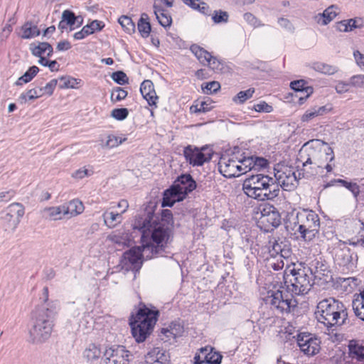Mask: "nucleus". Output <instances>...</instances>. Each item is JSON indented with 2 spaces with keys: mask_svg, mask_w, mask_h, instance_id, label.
<instances>
[{
  "mask_svg": "<svg viewBox=\"0 0 364 364\" xmlns=\"http://www.w3.org/2000/svg\"><path fill=\"white\" fill-rule=\"evenodd\" d=\"M91 34H92V31L89 30V27L85 25L80 31L74 33L73 38L75 40H82Z\"/></svg>",
  "mask_w": 364,
  "mask_h": 364,
  "instance_id": "obj_63",
  "label": "nucleus"
},
{
  "mask_svg": "<svg viewBox=\"0 0 364 364\" xmlns=\"http://www.w3.org/2000/svg\"><path fill=\"white\" fill-rule=\"evenodd\" d=\"M255 91V88H249L247 90L240 91L232 100L235 103L242 104L252 97Z\"/></svg>",
  "mask_w": 364,
  "mask_h": 364,
  "instance_id": "obj_45",
  "label": "nucleus"
},
{
  "mask_svg": "<svg viewBox=\"0 0 364 364\" xmlns=\"http://www.w3.org/2000/svg\"><path fill=\"white\" fill-rule=\"evenodd\" d=\"M158 311H153L144 306L140 308L133 321H130L132 334L137 343L144 342L151 333L157 321Z\"/></svg>",
  "mask_w": 364,
  "mask_h": 364,
  "instance_id": "obj_9",
  "label": "nucleus"
},
{
  "mask_svg": "<svg viewBox=\"0 0 364 364\" xmlns=\"http://www.w3.org/2000/svg\"><path fill=\"white\" fill-rule=\"evenodd\" d=\"M297 344L300 350L308 355H315L320 349L319 341L309 333L298 334Z\"/></svg>",
  "mask_w": 364,
  "mask_h": 364,
  "instance_id": "obj_15",
  "label": "nucleus"
},
{
  "mask_svg": "<svg viewBox=\"0 0 364 364\" xmlns=\"http://www.w3.org/2000/svg\"><path fill=\"white\" fill-rule=\"evenodd\" d=\"M82 355L87 362L93 363L101 358L102 350L100 346L90 343L84 350Z\"/></svg>",
  "mask_w": 364,
  "mask_h": 364,
  "instance_id": "obj_25",
  "label": "nucleus"
},
{
  "mask_svg": "<svg viewBox=\"0 0 364 364\" xmlns=\"http://www.w3.org/2000/svg\"><path fill=\"white\" fill-rule=\"evenodd\" d=\"M235 147L232 154L223 155L218 162L220 173L226 178H235L240 176L239 169V156L236 154Z\"/></svg>",
  "mask_w": 364,
  "mask_h": 364,
  "instance_id": "obj_12",
  "label": "nucleus"
},
{
  "mask_svg": "<svg viewBox=\"0 0 364 364\" xmlns=\"http://www.w3.org/2000/svg\"><path fill=\"white\" fill-rule=\"evenodd\" d=\"M269 253L277 262L271 261L269 265L274 270L282 269L284 266V259H287L291 255V250L288 241H269Z\"/></svg>",
  "mask_w": 364,
  "mask_h": 364,
  "instance_id": "obj_10",
  "label": "nucleus"
},
{
  "mask_svg": "<svg viewBox=\"0 0 364 364\" xmlns=\"http://www.w3.org/2000/svg\"><path fill=\"white\" fill-rule=\"evenodd\" d=\"M168 328H170L171 334H172V338L174 339L181 336L184 331L183 326L178 322H172Z\"/></svg>",
  "mask_w": 364,
  "mask_h": 364,
  "instance_id": "obj_54",
  "label": "nucleus"
},
{
  "mask_svg": "<svg viewBox=\"0 0 364 364\" xmlns=\"http://www.w3.org/2000/svg\"><path fill=\"white\" fill-rule=\"evenodd\" d=\"M39 69L37 66H31L21 77L16 82V85H22L24 83L31 82L37 75Z\"/></svg>",
  "mask_w": 364,
  "mask_h": 364,
  "instance_id": "obj_41",
  "label": "nucleus"
},
{
  "mask_svg": "<svg viewBox=\"0 0 364 364\" xmlns=\"http://www.w3.org/2000/svg\"><path fill=\"white\" fill-rule=\"evenodd\" d=\"M183 195L176 192L173 188L167 189L164 193L162 207H172L176 202L183 200Z\"/></svg>",
  "mask_w": 364,
  "mask_h": 364,
  "instance_id": "obj_27",
  "label": "nucleus"
},
{
  "mask_svg": "<svg viewBox=\"0 0 364 364\" xmlns=\"http://www.w3.org/2000/svg\"><path fill=\"white\" fill-rule=\"evenodd\" d=\"M348 355L352 361L361 362L364 360V342L350 340L348 343Z\"/></svg>",
  "mask_w": 364,
  "mask_h": 364,
  "instance_id": "obj_20",
  "label": "nucleus"
},
{
  "mask_svg": "<svg viewBox=\"0 0 364 364\" xmlns=\"http://www.w3.org/2000/svg\"><path fill=\"white\" fill-rule=\"evenodd\" d=\"M316 309L315 315L317 321L328 329L346 323L347 309L341 301L329 297L319 301Z\"/></svg>",
  "mask_w": 364,
  "mask_h": 364,
  "instance_id": "obj_7",
  "label": "nucleus"
},
{
  "mask_svg": "<svg viewBox=\"0 0 364 364\" xmlns=\"http://www.w3.org/2000/svg\"><path fill=\"white\" fill-rule=\"evenodd\" d=\"M112 79L119 85H124L128 82L127 75L122 71H117L112 73Z\"/></svg>",
  "mask_w": 364,
  "mask_h": 364,
  "instance_id": "obj_56",
  "label": "nucleus"
},
{
  "mask_svg": "<svg viewBox=\"0 0 364 364\" xmlns=\"http://www.w3.org/2000/svg\"><path fill=\"white\" fill-rule=\"evenodd\" d=\"M44 214L51 220H61L65 215L64 205L46 208L43 210Z\"/></svg>",
  "mask_w": 364,
  "mask_h": 364,
  "instance_id": "obj_35",
  "label": "nucleus"
},
{
  "mask_svg": "<svg viewBox=\"0 0 364 364\" xmlns=\"http://www.w3.org/2000/svg\"><path fill=\"white\" fill-rule=\"evenodd\" d=\"M152 87H154V84L149 80H146L141 84L140 92L143 97L149 95V92L152 90Z\"/></svg>",
  "mask_w": 364,
  "mask_h": 364,
  "instance_id": "obj_61",
  "label": "nucleus"
},
{
  "mask_svg": "<svg viewBox=\"0 0 364 364\" xmlns=\"http://www.w3.org/2000/svg\"><path fill=\"white\" fill-rule=\"evenodd\" d=\"M60 80L63 82V84L60 85L61 88H71L75 89L77 88V85L80 84V80L68 76V77H60Z\"/></svg>",
  "mask_w": 364,
  "mask_h": 364,
  "instance_id": "obj_49",
  "label": "nucleus"
},
{
  "mask_svg": "<svg viewBox=\"0 0 364 364\" xmlns=\"http://www.w3.org/2000/svg\"><path fill=\"white\" fill-rule=\"evenodd\" d=\"M318 117L314 107L307 109L305 113L302 115L301 120L303 122H309L315 117Z\"/></svg>",
  "mask_w": 364,
  "mask_h": 364,
  "instance_id": "obj_62",
  "label": "nucleus"
},
{
  "mask_svg": "<svg viewBox=\"0 0 364 364\" xmlns=\"http://www.w3.org/2000/svg\"><path fill=\"white\" fill-rule=\"evenodd\" d=\"M212 20L215 23H225L228 22L229 14L227 11L222 10L214 11L212 15Z\"/></svg>",
  "mask_w": 364,
  "mask_h": 364,
  "instance_id": "obj_48",
  "label": "nucleus"
},
{
  "mask_svg": "<svg viewBox=\"0 0 364 364\" xmlns=\"http://www.w3.org/2000/svg\"><path fill=\"white\" fill-rule=\"evenodd\" d=\"M213 154L212 149L203 146L200 149L193 145H188L183 149L186 161L193 166H201L211 160Z\"/></svg>",
  "mask_w": 364,
  "mask_h": 364,
  "instance_id": "obj_11",
  "label": "nucleus"
},
{
  "mask_svg": "<svg viewBox=\"0 0 364 364\" xmlns=\"http://www.w3.org/2000/svg\"><path fill=\"white\" fill-rule=\"evenodd\" d=\"M118 21L127 33H132L135 31V24L130 17L122 16Z\"/></svg>",
  "mask_w": 364,
  "mask_h": 364,
  "instance_id": "obj_46",
  "label": "nucleus"
},
{
  "mask_svg": "<svg viewBox=\"0 0 364 364\" xmlns=\"http://www.w3.org/2000/svg\"><path fill=\"white\" fill-rule=\"evenodd\" d=\"M21 37L24 39L32 38L40 35V30L37 26L29 21L26 22L21 26Z\"/></svg>",
  "mask_w": 364,
  "mask_h": 364,
  "instance_id": "obj_33",
  "label": "nucleus"
},
{
  "mask_svg": "<svg viewBox=\"0 0 364 364\" xmlns=\"http://www.w3.org/2000/svg\"><path fill=\"white\" fill-rule=\"evenodd\" d=\"M222 356L216 352L212 350V349L209 350L207 347L202 348L200 350V353L195 355V360H203L208 363H220Z\"/></svg>",
  "mask_w": 364,
  "mask_h": 364,
  "instance_id": "obj_21",
  "label": "nucleus"
},
{
  "mask_svg": "<svg viewBox=\"0 0 364 364\" xmlns=\"http://www.w3.org/2000/svg\"><path fill=\"white\" fill-rule=\"evenodd\" d=\"M355 314L364 321V289L358 294H355L352 301Z\"/></svg>",
  "mask_w": 364,
  "mask_h": 364,
  "instance_id": "obj_28",
  "label": "nucleus"
},
{
  "mask_svg": "<svg viewBox=\"0 0 364 364\" xmlns=\"http://www.w3.org/2000/svg\"><path fill=\"white\" fill-rule=\"evenodd\" d=\"M184 4L191 8L199 11L204 15H210L209 6L200 0H182Z\"/></svg>",
  "mask_w": 364,
  "mask_h": 364,
  "instance_id": "obj_37",
  "label": "nucleus"
},
{
  "mask_svg": "<svg viewBox=\"0 0 364 364\" xmlns=\"http://www.w3.org/2000/svg\"><path fill=\"white\" fill-rule=\"evenodd\" d=\"M311 267L313 269V275H314L315 277L323 274L321 272L325 271V268H323L325 267V265L318 260L313 261Z\"/></svg>",
  "mask_w": 364,
  "mask_h": 364,
  "instance_id": "obj_59",
  "label": "nucleus"
},
{
  "mask_svg": "<svg viewBox=\"0 0 364 364\" xmlns=\"http://www.w3.org/2000/svg\"><path fill=\"white\" fill-rule=\"evenodd\" d=\"M107 240L118 245H125L127 241V235L119 231L112 232L107 236Z\"/></svg>",
  "mask_w": 364,
  "mask_h": 364,
  "instance_id": "obj_47",
  "label": "nucleus"
},
{
  "mask_svg": "<svg viewBox=\"0 0 364 364\" xmlns=\"http://www.w3.org/2000/svg\"><path fill=\"white\" fill-rule=\"evenodd\" d=\"M171 188L185 198L186 195L196 188V183L190 174H183L178 178Z\"/></svg>",
  "mask_w": 364,
  "mask_h": 364,
  "instance_id": "obj_16",
  "label": "nucleus"
},
{
  "mask_svg": "<svg viewBox=\"0 0 364 364\" xmlns=\"http://www.w3.org/2000/svg\"><path fill=\"white\" fill-rule=\"evenodd\" d=\"M210 109L211 107H209V104L203 101L193 105L190 107L191 112L192 113H205L208 112Z\"/></svg>",
  "mask_w": 364,
  "mask_h": 364,
  "instance_id": "obj_51",
  "label": "nucleus"
},
{
  "mask_svg": "<svg viewBox=\"0 0 364 364\" xmlns=\"http://www.w3.org/2000/svg\"><path fill=\"white\" fill-rule=\"evenodd\" d=\"M154 12L158 22L163 27H169L172 23L171 15L164 9H154Z\"/></svg>",
  "mask_w": 364,
  "mask_h": 364,
  "instance_id": "obj_34",
  "label": "nucleus"
},
{
  "mask_svg": "<svg viewBox=\"0 0 364 364\" xmlns=\"http://www.w3.org/2000/svg\"><path fill=\"white\" fill-rule=\"evenodd\" d=\"M287 230H291L305 242H311L318 235L320 218L316 212L309 209H301L295 214L288 215L284 221Z\"/></svg>",
  "mask_w": 364,
  "mask_h": 364,
  "instance_id": "obj_5",
  "label": "nucleus"
},
{
  "mask_svg": "<svg viewBox=\"0 0 364 364\" xmlns=\"http://www.w3.org/2000/svg\"><path fill=\"white\" fill-rule=\"evenodd\" d=\"M286 289L269 291L266 302L279 313L289 314L297 306L295 295L307 294L313 284V269L311 267H294L289 274L284 276Z\"/></svg>",
  "mask_w": 364,
  "mask_h": 364,
  "instance_id": "obj_1",
  "label": "nucleus"
},
{
  "mask_svg": "<svg viewBox=\"0 0 364 364\" xmlns=\"http://www.w3.org/2000/svg\"><path fill=\"white\" fill-rule=\"evenodd\" d=\"M102 218L104 223L109 228H115L117 225L120 224L123 220L122 213L109 211V210L104 211Z\"/></svg>",
  "mask_w": 364,
  "mask_h": 364,
  "instance_id": "obj_23",
  "label": "nucleus"
},
{
  "mask_svg": "<svg viewBox=\"0 0 364 364\" xmlns=\"http://www.w3.org/2000/svg\"><path fill=\"white\" fill-rule=\"evenodd\" d=\"M131 354L123 346H113L105 350L102 364H129Z\"/></svg>",
  "mask_w": 364,
  "mask_h": 364,
  "instance_id": "obj_13",
  "label": "nucleus"
},
{
  "mask_svg": "<svg viewBox=\"0 0 364 364\" xmlns=\"http://www.w3.org/2000/svg\"><path fill=\"white\" fill-rule=\"evenodd\" d=\"M206 65L216 73H225L228 70V67L222 61L212 55L210 60H208Z\"/></svg>",
  "mask_w": 364,
  "mask_h": 364,
  "instance_id": "obj_43",
  "label": "nucleus"
},
{
  "mask_svg": "<svg viewBox=\"0 0 364 364\" xmlns=\"http://www.w3.org/2000/svg\"><path fill=\"white\" fill-rule=\"evenodd\" d=\"M333 150L328 144L320 139H311L306 142L299 151V161L312 163L313 166L324 167L328 173L333 171L329 164L334 160Z\"/></svg>",
  "mask_w": 364,
  "mask_h": 364,
  "instance_id": "obj_6",
  "label": "nucleus"
},
{
  "mask_svg": "<svg viewBox=\"0 0 364 364\" xmlns=\"http://www.w3.org/2000/svg\"><path fill=\"white\" fill-rule=\"evenodd\" d=\"M32 54L37 57H41L46 55L47 57H50L53 54V47L51 45L46 42L39 43L38 46L31 48Z\"/></svg>",
  "mask_w": 364,
  "mask_h": 364,
  "instance_id": "obj_30",
  "label": "nucleus"
},
{
  "mask_svg": "<svg viewBox=\"0 0 364 364\" xmlns=\"http://www.w3.org/2000/svg\"><path fill=\"white\" fill-rule=\"evenodd\" d=\"M151 213L136 217L134 229L141 232V243L146 259L156 255L163 256L164 247L171 232V228L164 223H155Z\"/></svg>",
  "mask_w": 364,
  "mask_h": 364,
  "instance_id": "obj_2",
  "label": "nucleus"
},
{
  "mask_svg": "<svg viewBox=\"0 0 364 364\" xmlns=\"http://www.w3.org/2000/svg\"><path fill=\"white\" fill-rule=\"evenodd\" d=\"M313 68L316 71L326 75H333L338 71V68L336 66L323 63H316L314 64Z\"/></svg>",
  "mask_w": 364,
  "mask_h": 364,
  "instance_id": "obj_44",
  "label": "nucleus"
},
{
  "mask_svg": "<svg viewBox=\"0 0 364 364\" xmlns=\"http://www.w3.org/2000/svg\"><path fill=\"white\" fill-rule=\"evenodd\" d=\"M76 21H77V19L73 11L65 10L62 14V18L58 24V28L61 32H63V31L69 26L70 31H73L75 29Z\"/></svg>",
  "mask_w": 364,
  "mask_h": 364,
  "instance_id": "obj_22",
  "label": "nucleus"
},
{
  "mask_svg": "<svg viewBox=\"0 0 364 364\" xmlns=\"http://www.w3.org/2000/svg\"><path fill=\"white\" fill-rule=\"evenodd\" d=\"M138 30L143 38H147L151 32V25L149 22V16L146 14H141L138 21Z\"/></svg>",
  "mask_w": 364,
  "mask_h": 364,
  "instance_id": "obj_38",
  "label": "nucleus"
},
{
  "mask_svg": "<svg viewBox=\"0 0 364 364\" xmlns=\"http://www.w3.org/2000/svg\"><path fill=\"white\" fill-rule=\"evenodd\" d=\"M282 174L278 171L275 178L262 173L251 175L243 181L242 190L248 197L257 200H273L279 196L280 187L287 190L289 186Z\"/></svg>",
  "mask_w": 364,
  "mask_h": 364,
  "instance_id": "obj_4",
  "label": "nucleus"
},
{
  "mask_svg": "<svg viewBox=\"0 0 364 364\" xmlns=\"http://www.w3.org/2000/svg\"><path fill=\"white\" fill-rule=\"evenodd\" d=\"M129 114V111L127 108H116L111 112V116L117 120L125 119Z\"/></svg>",
  "mask_w": 364,
  "mask_h": 364,
  "instance_id": "obj_55",
  "label": "nucleus"
},
{
  "mask_svg": "<svg viewBox=\"0 0 364 364\" xmlns=\"http://www.w3.org/2000/svg\"><path fill=\"white\" fill-rule=\"evenodd\" d=\"M340 185L347 188L350 191L353 197L357 199L360 194V186L356 183L349 182L346 180H343V181H338Z\"/></svg>",
  "mask_w": 364,
  "mask_h": 364,
  "instance_id": "obj_50",
  "label": "nucleus"
},
{
  "mask_svg": "<svg viewBox=\"0 0 364 364\" xmlns=\"http://www.w3.org/2000/svg\"><path fill=\"white\" fill-rule=\"evenodd\" d=\"M141 257H146L143 251L142 245L125 252L123 254V261L124 264H130L133 268H136L139 267L141 264Z\"/></svg>",
  "mask_w": 364,
  "mask_h": 364,
  "instance_id": "obj_18",
  "label": "nucleus"
},
{
  "mask_svg": "<svg viewBox=\"0 0 364 364\" xmlns=\"http://www.w3.org/2000/svg\"><path fill=\"white\" fill-rule=\"evenodd\" d=\"M259 210L262 215L260 217L262 223H267L273 228H277L280 225L281 215L275 207L267 205H264L262 210H261L260 207Z\"/></svg>",
  "mask_w": 364,
  "mask_h": 364,
  "instance_id": "obj_17",
  "label": "nucleus"
},
{
  "mask_svg": "<svg viewBox=\"0 0 364 364\" xmlns=\"http://www.w3.org/2000/svg\"><path fill=\"white\" fill-rule=\"evenodd\" d=\"M2 220L7 230L14 231L24 215V208L19 203L10 204L6 209Z\"/></svg>",
  "mask_w": 364,
  "mask_h": 364,
  "instance_id": "obj_14",
  "label": "nucleus"
},
{
  "mask_svg": "<svg viewBox=\"0 0 364 364\" xmlns=\"http://www.w3.org/2000/svg\"><path fill=\"white\" fill-rule=\"evenodd\" d=\"M58 80L56 79L51 80L49 82H48L44 87H38L39 90H41L43 92V95L46 94L50 96L57 85Z\"/></svg>",
  "mask_w": 364,
  "mask_h": 364,
  "instance_id": "obj_58",
  "label": "nucleus"
},
{
  "mask_svg": "<svg viewBox=\"0 0 364 364\" xmlns=\"http://www.w3.org/2000/svg\"><path fill=\"white\" fill-rule=\"evenodd\" d=\"M127 140L126 137H120L114 134H108L105 138L100 139L101 148L111 149L119 146Z\"/></svg>",
  "mask_w": 364,
  "mask_h": 364,
  "instance_id": "obj_24",
  "label": "nucleus"
},
{
  "mask_svg": "<svg viewBox=\"0 0 364 364\" xmlns=\"http://www.w3.org/2000/svg\"><path fill=\"white\" fill-rule=\"evenodd\" d=\"M144 98L147 101L148 104L150 106H156L157 100H158V96L156 95V93L154 90V87H152V90L149 92V95L144 97Z\"/></svg>",
  "mask_w": 364,
  "mask_h": 364,
  "instance_id": "obj_64",
  "label": "nucleus"
},
{
  "mask_svg": "<svg viewBox=\"0 0 364 364\" xmlns=\"http://www.w3.org/2000/svg\"><path fill=\"white\" fill-rule=\"evenodd\" d=\"M364 27V19L360 17H355L348 20H343L336 23L335 28L340 32H349L355 28Z\"/></svg>",
  "mask_w": 364,
  "mask_h": 364,
  "instance_id": "obj_19",
  "label": "nucleus"
},
{
  "mask_svg": "<svg viewBox=\"0 0 364 364\" xmlns=\"http://www.w3.org/2000/svg\"><path fill=\"white\" fill-rule=\"evenodd\" d=\"M220 89V84L217 81H212L205 83V85H202V90L204 93L207 95L216 92Z\"/></svg>",
  "mask_w": 364,
  "mask_h": 364,
  "instance_id": "obj_52",
  "label": "nucleus"
},
{
  "mask_svg": "<svg viewBox=\"0 0 364 364\" xmlns=\"http://www.w3.org/2000/svg\"><path fill=\"white\" fill-rule=\"evenodd\" d=\"M190 49L200 63L203 65H206L208 60H210L211 57V54L209 52L196 44L192 45Z\"/></svg>",
  "mask_w": 364,
  "mask_h": 364,
  "instance_id": "obj_36",
  "label": "nucleus"
},
{
  "mask_svg": "<svg viewBox=\"0 0 364 364\" xmlns=\"http://www.w3.org/2000/svg\"><path fill=\"white\" fill-rule=\"evenodd\" d=\"M127 96V92L126 90L122 87H117L112 92L111 99L112 101L118 102L125 99Z\"/></svg>",
  "mask_w": 364,
  "mask_h": 364,
  "instance_id": "obj_53",
  "label": "nucleus"
},
{
  "mask_svg": "<svg viewBox=\"0 0 364 364\" xmlns=\"http://www.w3.org/2000/svg\"><path fill=\"white\" fill-rule=\"evenodd\" d=\"M43 95V92L39 88H33L28 90L26 92L21 94L18 101L21 104H25L28 100H36Z\"/></svg>",
  "mask_w": 364,
  "mask_h": 364,
  "instance_id": "obj_39",
  "label": "nucleus"
},
{
  "mask_svg": "<svg viewBox=\"0 0 364 364\" xmlns=\"http://www.w3.org/2000/svg\"><path fill=\"white\" fill-rule=\"evenodd\" d=\"M43 301L31 314L28 341L33 344L45 343L50 337L58 308L54 301H48V289L44 287Z\"/></svg>",
  "mask_w": 364,
  "mask_h": 364,
  "instance_id": "obj_3",
  "label": "nucleus"
},
{
  "mask_svg": "<svg viewBox=\"0 0 364 364\" xmlns=\"http://www.w3.org/2000/svg\"><path fill=\"white\" fill-rule=\"evenodd\" d=\"M351 87L364 88V75H353L350 78Z\"/></svg>",
  "mask_w": 364,
  "mask_h": 364,
  "instance_id": "obj_57",
  "label": "nucleus"
},
{
  "mask_svg": "<svg viewBox=\"0 0 364 364\" xmlns=\"http://www.w3.org/2000/svg\"><path fill=\"white\" fill-rule=\"evenodd\" d=\"M290 87L295 92H305L304 97H299V100L306 99L313 92L311 87L306 86V82L304 80H295L290 83Z\"/></svg>",
  "mask_w": 364,
  "mask_h": 364,
  "instance_id": "obj_31",
  "label": "nucleus"
},
{
  "mask_svg": "<svg viewBox=\"0 0 364 364\" xmlns=\"http://www.w3.org/2000/svg\"><path fill=\"white\" fill-rule=\"evenodd\" d=\"M254 109L257 112L270 113L273 108L265 102H261L254 105Z\"/></svg>",
  "mask_w": 364,
  "mask_h": 364,
  "instance_id": "obj_60",
  "label": "nucleus"
},
{
  "mask_svg": "<svg viewBox=\"0 0 364 364\" xmlns=\"http://www.w3.org/2000/svg\"><path fill=\"white\" fill-rule=\"evenodd\" d=\"M338 10V8L335 5L328 6L322 14H319L316 16L318 23H320L321 20L322 25H327L337 16Z\"/></svg>",
  "mask_w": 364,
  "mask_h": 364,
  "instance_id": "obj_29",
  "label": "nucleus"
},
{
  "mask_svg": "<svg viewBox=\"0 0 364 364\" xmlns=\"http://www.w3.org/2000/svg\"><path fill=\"white\" fill-rule=\"evenodd\" d=\"M65 215L73 217L81 214L84 211V205L78 199L70 200L68 204H63Z\"/></svg>",
  "mask_w": 364,
  "mask_h": 364,
  "instance_id": "obj_26",
  "label": "nucleus"
},
{
  "mask_svg": "<svg viewBox=\"0 0 364 364\" xmlns=\"http://www.w3.org/2000/svg\"><path fill=\"white\" fill-rule=\"evenodd\" d=\"M297 171L299 176L303 177H309L316 173V168L318 166H313L312 163H306L304 161H299L297 159Z\"/></svg>",
  "mask_w": 364,
  "mask_h": 364,
  "instance_id": "obj_32",
  "label": "nucleus"
},
{
  "mask_svg": "<svg viewBox=\"0 0 364 364\" xmlns=\"http://www.w3.org/2000/svg\"><path fill=\"white\" fill-rule=\"evenodd\" d=\"M164 353L159 348H154L151 351H149L146 355V358L147 362L150 363H162L164 360H166Z\"/></svg>",
  "mask_w": 364,
  "mask_h": 364,
  "instance_id": "obj_42",
  "label": "nucleus"
},
{
  "mask_svg": "<svg viewBox=\"0 0 364 364\" xmlns=\"http://www.w3.org/2000/svg\"><path fill=\"white\" fill-rule=\"evenodd\" d=\"M353 246H364V236L361 238L355 240L352 238L348 242H343L339 240L333 245L332 255L334 262L338 264L343 273L353 272L357 267L358 257L351 252L350 249L347 247V244Z\"/></svg>",
  "mask_w": 364,
  "mask_h": 364,
  "instance_id": "obj_8",
  "label": "nucleus"
},
{
  "mask_svg": "<svg viewBox=\"0 0 364 364\" xmlns=\"http://www.w3.org/2000/svg\"><path fill=\"white\" fill-rule=\"evenodd\" d=\"M239 169L240 175L246 173L247 172L254 169L253 156H239Z\"/></svg>",
  "mask_w": 364,
  "mask_h": 364,
  "instance_id": "obj_40",
  "label": "nucleus"
}]
</instances>
